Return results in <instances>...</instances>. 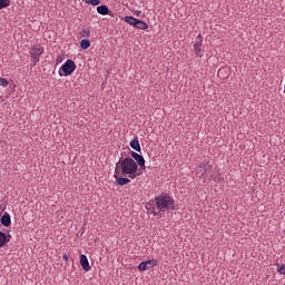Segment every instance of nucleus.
Returning <instances> with one entry per match:
<instances>
[{"mask_svg": "<svg viewBox=\"0 0 285 285\" xmlns=\"http://www.w3.org/2000/svg\"><path fill=\"white\" fill-rule=\"evenodd\" d=\"M116 168L120 171L121 175L128 176L130 179H135L140 174L138 173V164L132 158H125L122 160H119L116 165Z\"/></svg>", "mask_w": 285, "mask_h": 285, "instance_id": "nucleus-1", "label": "nucleus"}, {"mask_svg": "<svg viewBox=\"0 0 285 285\" xmlns=\"http://www.w3.org/2000/svg\"><path fill=\"white\" fill-rule=\"evenodd\" d=\"M156 205L157 208L160 212H165L167 209H175V200L173 197H170L169 195H161L159 197L156 198Z\"/></svg>", "mask_w": 285, "mask_h": 285, "instance_id": "nucleus-2", "label": "nucleus"}, {"mask_svg": "<svg viewBox=\"0 0 285 285\" xmlns=\"http://www.w3.org/2000/svg\"><path fill=\"white\" fill-rule=\"evenodd\" d=\"M45 48L42 45H32L29 55L32 66H37L40 62V57L43 55Z\"/></svg>", "mask_w": 285, "mask_h": 285, "instance_id": "nucleus-3", "label": "nucleus"}, {"mask_svg": "<svg viewBox=\"0 0 285 285\" xmlns=\"http://www.w3.org/2000/svg\"><path fill=\"white\" fill-rule=\"evenodd\" d=\"M125 22L138 30H147L149 28V24L144 22V20H138V18H134V16H125Z\"/></svg>", "mask_w": 285, "mask_h": 285, "instance_id": "nucleus-4", "label": "nucleus"}, {"mask_svg": "<svg viewBox=\"0 0 285 285\" xmlns=\"http://www.w3.org/2000/svg\"><path fill=\"white\" fill-rule=\"evenodd\" d=\"M60 69L63 72V76L68 77L76 71L77 65H76L75 60H66V62H63V65H61Z\"/></svg>", "mask_w": 285, "mask_h": 285, "instance_id": "nucleus-5", "label": "nucleus"}, {"mask_svg": "<svg viewBox=\"0 0 285 285\" xmlns=\"http://www.w3.org/2000/svg\"><path fill=\"white\" fill-rule=\"evenodd\" d=\"M202 50H204V36L199 33V36H197L194 42V51L196 57L202 58Z\"/></svg>", "mask_w": 285, "mask_h": 285, "instance_id": "nucleus-6", "label": "nucleus"}, {"mask_svg": "<svg viewBox=\"0 0 285 285\" xmlns=\"http://www.w3.org/2000/svg\"><path fill=\"white\" fill-rule=\"evenodd\" d=\"M121 175L122 174L119 170V168H116L115 174H114V178L116 179V185L126 186L131 183V180L129 178H124V177H121Z\"/></svg>", "mask_w": 285, "mask_h": 285, "instance_id": "nucleus-7", "label": "nucleus"}, {"mask_svg": "<svg viewBox=\"0 0 285 285\" xmlns=\"http://www.w3.org/2000/svg\"><path fill=\"white\" fill-rule=\"evenodd\" d=\"M155 266H158V261L156 259H149V261H146V262H141L139 265H138V269L140 272H145V271H149L150 268L155 267Z\"/></svg>", "mask_w": 285, "mask_h": 285, "instance_id": "nucleus-8", "label": "nucleus"}, {"mask_svg": "<svg viewBox=\"0 0 285 285\" xmlns=\"http://www.w3.org/2000/svg\"><path fill=\"white\" fill-rule=\"evenodd\" d=\"M131 157L132 159H135V161H137L140 170H146V160L144 158V156L137 154V153H131Z\"/></svg>", "mask_w": 285, "mask_h": 285, "instance_id": "nucleus-9", "label": "nucleus"}, {"mask_svg": "<svg viewBox=\"0 0 285 285\" xmlns=\"http://www.w3.org/2000/svg\"><path fill=\"white\" fill-rule=\"evenodd\" d=\"M80 265L85 272L91 271V266L87 255H80Z\"/></svg>", "mask_w": 285, "mask_h": 285, "instance_id": "nucleus-10", "label": "nucleus"}, {"mask_svg": "<svg viewBox=\"0 0 285 285\" xmlns=\"http://www.w3.org/2000/svg\"><path fill=\"white\" fill-rule=\"evenodd\" d=\"M11 240V235L0 232V248Z\"/></svg>", "mask_w": 285, "mask_h": 285, "instance_id": "nucleus-11", "label": "nucleus"}, {"mask_svg": "<svg viewBox=\"0 0 285 285\" xmlns=\"http://www.w3.org/2000/svg\"><path fill=\"white\" fill-rule=\"evenodd\" d=\"M129 146H130L134 150H136V151H138V153H141V146H140V142H139V139H138V138L132 139V140L130 141Z\"/></svg>", "mask_w": 285, "mask_h": 285, "instance_id": "nucleus-12", "label": "nucleus"}, {"mask_svg": "<svg viewBox=\"0 0 285 285\" xmlns=\"http://www.w3.org/2000/svg\"><path fill=\"white\" fill-rule=\"evenodd\" d=\"M97 13L101 16H108L109 7H106V4H101L100 7H97Z\"/></svg>", "mask_w": 285, "mask_h": 285, "instance_id": "nucleus-13", "label": "nucleus"}, {"mask_svg": "<svg viewBox=\"0 0 285 285\" xmlns=\"http://www.w3.org/2000/svg\"><path fill=\"white\" fill-rule=\"evenodd\" d=\"M0 220L3 226H9L11 224L10 215H3Z\"/></svg>", "mask_w": 285, "mask_h": 285, "instance_id": "nucleus-14", "label": "nucleus"}, {"mask_svg": "<svg viewBox=\"0 0 285 285\" xmlns=\"http://www.w3.org/2000/svg\"><path fill=\"white\" fill-rule=\"evenodd\" d=\"M90 47H91L90 40H81V42H80V48H81L82 50H87V49H89Z\"/></svg>", "mask_w": 285, "mask_h": 285, "instance_id": "nucleus-15", "label": "nucleus"}, {"mask_svg": "<svg viewBox=\"0 0 285 285\" xmlns=\"http://www.w3.org/2000/svg\"><path fill=\"white\" fill-rule=\"evenodd\" d=\"M11 6L10 0H0V10L6 9Z\"/></svg>", "mask_w": 285, "mask_h": 285, "instance_id": "nucleus-16", "label": "nucleus"}, {"mask_svg": "<svg viewBox=\"0 0 285 285\" xmlns=\"http://www.w3.org/2000/svg\"><path fill=\"white\" fill-rule=\"evenodd\" d=\"M90 35H91L90 29H82V30L80 31V37H82V38L90 37Z\"/></svg>", "mask_w": 285, "mask_h": 285, "instance_id": "nucleus-17", "label": "nucleus"}, {"mask_svg": "<svg viewBox=\"0 0 285 285\" xmlns=\"http://www.w3.org/2000/svg\"><path fill=\"white\" fill-rule=\"evenodd\" d=\"M9 86V81L4 78H0V87L7 88Z\"/></svg>", "mask_w": 285, "mask_h": 285, "instance_id": "nucleus-18", "label": "nucleus"}, {"mask_svg": "<svg viewBox=\"0 0 285 285\" xmlns=\"http://www.w3.org/2000/svg\"><path fill=\"white\" fill-rule=\"evenodd\" d=\"M100 2H101L100 0H86V3L91 6H99Z\"/></svg>", "mask_w": 285, "mask_h": 285, "instance_id": "nucleus-19", "label": "nucleus"}, {"mask_svg": "<svg viewBox=\"0 0 285 285\" xmlns=\"http://www.w3.org/2000/svg\"><path fill=\"white\" fill-rule=\"evenodd\" d=\"M277 272L279 273V274H282V275H285V265H278V269H277Z\"/></svg>", "mask_w": 285, "mask_h": 285, "instance_id": "nucleus-20", "label": "nucleus"}, {"mask_svg": "<svg viewBox=\"0 0 285 285\" xmlns=\"http://www.w3.org/2000/svg\"><path fill=\"white\" fill-rule=\"evenodd\" d=\"M62 259L66 261V262H69V256H68V254H63V255H62Z\"/></svg>", "mask_w": 285, "mask_h": 285, "instance_id": "nucleus-21", "label": "nucleus"}, {"mask_svg": "<svg viewBox=\"0 0 285 285\" xmlns=\"http://www.w3.org/2000/svg\"><path fill=\"white\" fill-rule=\"evenodd\" d=\"M218 180H224V176H222V175H218Z\"/></svg>", "mask_w": 285, "mask_h": 285, "instance_id": "nucleus-22", "label": "nucleus"}, {"mask_svg": "<svg viewBox=\"0 0 285 285\" xmlns=\"http://www.w3.org/2000/svg\"><path fill=\"white\" fill-rule=\"evenodd\" d=\"M223 72H224V69H219L218 76L222 75Z\"/></svg>", "mask_w": 285, "mask_h": 285, "instance_id": "nucleus-23", "label": "nucleus"}, {"mask_svg": "<svg viewBox=\"0 0 285 285\" xmlns=\"http://www.w3.org/2000/svg\"><path fill=\"white\" fill-rule=\"evenodd\" d=\"M284 92H285V86H284Z\"/></svg>", "mask_w": 285, "mask_h": 285, "instance_id": "nucleus-24", "label": "nucleus"}]
</instances>
